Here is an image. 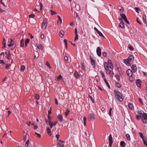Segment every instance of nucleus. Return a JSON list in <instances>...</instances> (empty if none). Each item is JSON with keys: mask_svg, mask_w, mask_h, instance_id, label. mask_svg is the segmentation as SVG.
<instances>
[{"mask_svg": "<svg viewBox=\"0 0 147 147\" xmlns=\"http://www.w3.org/2000/svg\"><path fill=\"white\" fill-rule=\"evenodd\" d=\"M114 92L117 99L120 102L122 101L123 100V97L121 93L116 90H115Z\"/></svg>", "mask_w": 147, "mask_h": 147, "instance_id": "nucleus-1", "label": "nucleus"}, {"mask_svg": "<svg viewBox=\"0 0 147 147\" xmlns=\"http://www.w3.org/2000/svg\"><path fill=\"white\" fill-rule=\"evenodd\" d=\"M134 59V56L131 55H129L127 59L124 60V63L127 65L130 66L131 65L130 63L133 61Z\"/></svg>", "mask_w": 147, "mask_h": 147, "instance_id": "nucleus-2", "label": "nucleus"}, {"mask_svg": "<svg viewBox=\"0 0 147 147\" xmlns=\"http://www.w3.org/2000/svg\"><path fill=\"white\" fill-rule=\"evenodd\" d=\"M142 120L144 123L146 124L147 123V114L144 113L142 115Z\"/></svg>", "mask_w": 147, "mask_h": 147, "instance_id": "nucleus-3", "label": "nucleus"}, {"mask_svg": "<svg viewBox=\"0 0 147 147\" xmlns=\"http://www.w3.org/2000/svg\"><path fill=\"white\" fill-rule=\"evenodd\" d=\"M47 23V21L46 19H45L43 20L42 23V25L41 26V28L42 29L45 30L46 28Z\"/></svg>", "mask_w": 147, "mask_h": 147, "instance_id": "nucleus-4", "label": "nucleus"}, {"mask_svg": "<svg viewBox=\"0 0 147 147\" xmlns=\"http://www.w3.org/2000/svg\"><path fill=\"white\" fill-rule=\"evenodd\" d=\"M95 118V115L94 113H90L88 115V119L89 121L94 119Z\"/></svg>", "mask_w": 147, "mask_h": 147, "instance_id": "nucleus-5", "label": "nucleus"}, {"mask_svg": "<svg viewBox=\"0 0 147 147\" xmlns=\"http://www.w3.org/2000/svg\"><path fill=\"white\" fill-rule=\"evenodd\" d=\"M100 47H98L97 48L96 52L97 55L99 57H100L101 55V51Z\"/></svg>", "mask_w": 147, "mask_h": 147, "instance_id": "nucleus-6", "label": "nucleus"}, {"mask_svg": "<svg viewBox=\"0 0 147 147\" xmlns=\"http://www.w3.org/2000/svg\"><path fill=\"white\" fill-rule=\"evenodd\" d=\"M45 121L47 124L50 125L51 128H52L53 126V122H51V120L47 121L45 119Z\"/></svg>", "mask_w": 147, "mask_h": 147, "instance_id": "nucleus-7", "label": "nucleus"}, {"mask_svg": "<svg viewBox=\"0 0 147 147\" xmlns=\"http://www.w3.org/2000/svg\"><path fill=\"white\" fill-rule=\"evenodd\" d=\"M127 75L129 77H131L133 75V73L130 69H128L126 72Z\"/></svg>", "mask_w": 147, "mask_h": 147, "instance_id": "nucleus-8", "label": "nucleus"}, {"mask_svg": "<svg viewBox=\"0 0 147 147\" xmlns=\"http://www.w3.org/2000/svg\"><path fill=\"white\" fill-rule=\"evenodd\" d=\"M108 63L109 65L110 66V68L111 69H113V66L112 63L111 61L110 60H109L108 61Z\"/></svg>", "mask_w": 147, "mask_h": 147, "instance_id": "nucleus-9", "label": "nucleus"}, {"mask_svg": "<svg viewBox=\"0 0 147 147\" xmlns=\"http://www.w3.org/2000/svg\"><path fill=\"white\" fill-rule=\"evenodd\" d=\"M64 142H62L60 140H59L58 143L60 147H64Z\"/></svg>", "mask_w": 147, "mask_h": 147, "instance_id": "nucleus-10", "label": "nucleus"}, {"mask_svg": "<svg viewBox=\"0 0 147 147\" xmlns=\"http://www.w3.org/2000/svg\"><path fill=\"white\" fill-rule=\"evenodd\" d=\"M104 68L106 71H108L109 69L108 63L106 62H105L104 63Z\"/></svg>", "mask_w": 147, "mask_h": 147, "instance_id": "nucleus-11", "label": "nucleus"}, {"mask_svg": "<svg viewBox=\"0 0 147 147\" xmlns=\"http://www.w3.org/2000/svg\"><path fill=\"white\" fill-rule=\"evenodd\" d=\"M37 47L39 49L42 50L43 49V46L41 44H36Z\"/></svg>", "mask_w": 147, "mask_h": 147, "instance_id": "nucleus-12", "label": "nucleus"}, {"mask_svg": "<svg viewBox=\"0 0 147 147\" xmlns=\"http://www.w3.org/2000/svg\"><path fill=\"white\" fill-rule=\"evenodd\" d=\"M57 119L58 120L62 122L63 120V117L61 115L59 114L57 117Z\"/></svg>", "mask_w": 147, "mask_h": 147, "instance_id": "nucleus-13", "label": "nucleus"}, {"mask_svg": "<svg viewBox=\"0 0 147 147\" xmlns=\"http://www.w3.org/2000/svg\"><path fill=\"white\" fill-rule=\"evenodd\" d=\"M6 40H5V38H3V40L2 42L3 44V46L2 47L3 48H4L6 47Z\"/></svg>", "mask_w": 147, "mask_h": 147, "instance_id": "nucleus-14", "label": "nucleus"}, {"mask_svg": "<svg viewBox=\"0 0 147 147\" xmlns=\"http://www.w3.org/2000/svg\"><path fill=\"white\" fill-rule=\"evenodd\" d=\"M24 39H22L20 41V46L22 47L24 46Z\"/></svg>", "mask_w": 147, "mask_h": 147, "instance_id": "nucleus-15", "label": "nucleus"}, {"mask_svg": "<svg viewBox=\"0 0 147 147\" xmlns=\"http://www.w3.org/2000/svg\"><path fill=\"white\" fill-rule=\"evenodd\" d=\"M131 69L133 71L135 72L136 70L137 67L136 66L133 65L131 66Z\"/></svg>", "mask_w": 147, "mask_h": 147, "instance_id": "nucleus-16", "label": "nucleus"}, {"mask_svg": "<svg viewBox=\"0 0 147 147\" xmlns=\"http://www.w3.org/2000/svg\"><path fill=\"white\" fill-rule=\"evenodd\" d=\"M119 26L123 28H125V25L123 22H121L119 24Z\"/></svg>", "mask_w": 147, "mask_h": 147, "instance_id": "nucleus-17", "label": "nucleus"}, {"mask_svg": "<svg viewBox=\"0 0 147 147\" xmlns=\"http://www.w3.org/2000/svg\"><path fill=\"white\" fill-rule=\"evenodd\" d=\"M140 81V80L139 79H137L136 81V84L137 86L138 87H140V86H141Z\"/></svg>", "mask_w": 147, "mask_h": 147, "instance_id": "nucleus-18", "label": "nucleus"}, {"mask_svg": "<svg viewBox=\"0 0 147 147\" xmlns=\"http://www.w3.org/2000/svg\"><path fill=\"white\" fill-rule=\"evenodd\" d=\"M90 59L92 65H95V61L92 58V57L91 56H90Z\"/></svg>", "mask_w": 147, "mask_h": 147, "instance_id": "nucleus-19", "label": "nucleus"}, {"mask_svg": "<svg viewBox=\"0 0 147 147\" xmlns=\"http://www.w3.org/2000/svg\"><path fill=\"white\" fill-rule=\"evenodd\" d=\"M74 74L76 78H78L80 77L79 74L76 71H75Z\"/></svg>", "mask_w": 147, "mask_h": 147, "instance_id": "nucleus-20", "label": "nucleus"}, {"mask_svg": "<svg viewBox=\"0 0 147 147\" xmlns=\"http://www.w3.org/2000/svg\"><path fill=\"white\" fill-rule=\"evenodd\" d=\"M108 138L109 142L113 143V138L111 134L109 136Z\"/></svg>", "mask_w": 147, "mask_h": 147, "instance_id": "nucleus-21", "label": "nucleus"}, {"mask_svg": "<svg viewBox=\"0 0 147 147\" xmlns=\"http://www.w3.org/2000/svg\"><path fill=\"white\" fill-rule=\"evenodd\" d=\"M128 106L129 109L130 110H132L134 108L133 105L131 103H129L128 104Z\"/></svg>", "mask_w": 147, "mask_h": 147, "instance_id": "nucleus-22", "label": "nucleus"}, {"mask_svg": "<svg viewBox=\"0 0 147 147\" xmlns=\"http://www.w3.org/2000/svg\"><path fill=\"white\" fill-rule=\"evenodd\" d=\"M64 32L63 30L59 32V35L61 38H63V36Z\"/></svg>", "mask_w": 147, "mask_h": 147, "instance_id": "nucleus-23", "label": "nucleus"}, {"mask_svg": "<svg viewBox=\"0 0 147 147\" xmlns=\"http://www.w3.org/2000/svg\"><path fill=\"white\" fill-rule=\"evenodd\" d=\"M143 22L146 24V15H144L143 16Z\"/></svg>", "mask_w": 147, "mask_h": 147, "instance_id": "nucleus-24", "label": "nucleus"}, {"mask_svg": "<svg viewBox=\"0 0 147 147\" xmlns=\"http://www.w3.org/2000/svg\"><path fill=\"white\" fill-rule=\"evenodd\" d=\"M11 54L10 51H9L8 54L7 55V58L8 59H10L11 58Z\"/></svg>", "mask_w": 147, "mask_h": 147, "instance_id": "nucleus-25", "label": "nucleus"}, {"mask_svg": "<svg viewBox=\"0 0 147 147\" xmlns=\"http://www.w3.org/2000/svg\"><path fill=\"white\" fill-rule=\"evenodd\" d=\"M125 143L123 141H122L120 143V145L122 147H124L125 146Z\"/></svg>", "mask_w": 147, "mask_h": 147, "instance_id": "nucleus-26", "label": "nucleus"}, {"mask_svg": "<svg viewBox=\"0 0 147 147\" xmlns=\"http://www.w3.org/2000/svg\"><path fill=\"white\" fill-rule=\"evenodd\" d=\"M115 85L118 88H120L121 87V85L118 82H116L115 83Z\"/></svg>", "mask_w": 147, "mask_h": 147, "instance_id": "nucleus-27", "label": "nucleus"}, {"mask_svg": "<svg viewBox=\"0 0 147 147\" xmlns=\"http://www.w3.org/2000/svg\"><path fill=\"white\" fill-rule=\"evenodd\" d=\"M104 80L105 82V83H106V84L107 86L108 87V88H110V85H109V84L108 83V82H107L106 80L105 79H104Z\"/></svg>", "mask_w": 147, "mask_h": 147, "instance_id": "nucleus-28", "label": "nucleus"}, {"mask_svg": "<svg viewBox=\"0 0 147 147\" xmlns=\"http://www.w3.org/2000/svg\"><path fill=\"white\" fill-rule=\"evenodd\" d=\"M126 137L127 138V139L129 141L131 140L130 136L128 134H127L126 135Z\"/></svg>", "mask_w": 147, "mask_h": 147, "instance_id": "nucleus-29", "label": "nucleus"}, {"mask_svg": "<svg viewBox=\"0 0 147 147\" xmlns=\"http://www.w3.org/2000/svg\"><path fill=\"white\" fill-rule=\"evenodd\" d=\"M139 136L142 139L144 140V137L143 136V134L142 132H140L139 133Z\"/></svg>", "mask_w": 147, "mask_h": 147, "instance_id": "nucleus-30", "label": "nucleus"}, {"mask_svg": "<svg viewBox=\"0 0 147 147\" xmlns=\"http://www.w3.org/2000/svg\"><path fill=\"white\" fill-rule=\"evenodd\" d=\"M97 33L98 34H99V36H102V37H103L104 38H105V36H104V35H103V34H102V33L100 32L99 31L98 32H97Z\"/></svg>", "mask_w": 147, "mask_h": 147, "instance_id": "nucleus-31", "label": "nucleus"}, {"mask_svg": "<svg viewBox=\"0 0 147 147\" xmlns=\"http://www.w3.org/2000/svg\"><path fill=\"white\" fill-rule=\"evenodd\" d=\"M69 110L68 109H67L65 113V114L66 117H67V116L69 114Z\"/></svg>", "mask_w": 147, "mask_h": 147, "instance_id": "nucleus-32", "label": "nucleus"}, {"mask_svg": "<svg viewBox=\"0 0 147 147\" xmlns=\"http://www.w3.org/2000/svg\"><path fill=\"white\" fill-rule=\"evenodd\" d=\"M86 117H84L83 118V121H84V126H85L86 124Z\"/></svg>", "mask_w": 147, "mask_h": 147, "instance_id": "nucleus-33", "label": "nucleus"}, {"mask_svg": "<svg viewBox=\"0 0 147 147\" xmlns=\"http://www.w3.org/2000/svg\"><path fill=\"white\" fill-rule=\"evenodd\" d=\"M120 16H121V18L123 19L125 18L126 16L125 15V14H123V13H121L120 14Z\"/></svg>", "mask_w": 147, "mask_h": 147, "instance_id": "nucleus-34", "label": "nucleus"}, {"mask_svg": "<svg viewBox=\"0 0 147 147\" xmlns=\"http://www.w3.org/2000/svg\"><path fill=\"white\" fill-rule=\"evenodd\" d=\"M110 75L111 76L113 77L114 75V73L113 71L111 70L109 71Z\"/></svg>", "mask_w": 147, "mask_h": 147, "instance_id": "nucleus-35", "label": "nucleus"}, {"mask_svg": "<svg viewBox=\"0 0 147 147\" xmlns=\"http://www.w3.org/2000/svg\"><path fill=\"white\" fill-rule=\"evenodd\" d=\"M11 64H6L5 68L8 69H9V67L10 66Z\"/></svg>", "mask_w": 147, "mask_h": 147, "instance_id": "nucleus-36", "label": "nucleus"}, {"mask_svg": "<svg viewBox=\"0 0 147 147\" xmlns=\"http://www.w3.org/2000/svg\"><path fill=\"white\" fill-rule=\"evenodd\" d=\"M29 140H28L25 143V146L26 147H28L29 144Z\"/></svg>", "mask_w": 147, "mask_h": 147, "instance_id": "nucleus-37", "label": "nucleus"}, {"mask_svg": "<svg viewBox=\"0 0 147 147\" xmlns=\"http://www.w3.org/2000/svg\"><path fill=\"white\" fill-rule=\"evenodd\" d=\"M75 36L74 41H75L76 40H78V34H75Z\"/></svg>", "mask_w": 147, "mask_h": 147, "instance_id": "nucleus-38", "label": "nucleus"}, {"mask_svg": "<svg viewBox=\"0 0 147 147\" xmlns=\"http://www.w3.org/2000/svg\"><path fill=\"white\" fill-rule=\"evenodd\" d=\"M35 97L36 99L37 100H39L40 98V96L38 94H36L35 96Z\"/></svg>", "mask_w": 147, "mask_h": 147, "instance_id": "nucleus-39", "label": "nucleus"}, {"mask_svg": "<svg viewBox=\"0 0 147 147\" xmlns=\"http://www.w3.org/2000/svg\"><path fill=\"white\" fill-rule=\"evenodd\" d=\"M117 80L118 81H119L120 80V77L119 75H117L116 76Z\"/></svg>", "mask_w": 147, "mask_h": 147, "instance_id": "nucleus-40", "label": "nucleus"}, {"mask_svg": "<svg viewBox=\"0 0 147 147\" xmlns=\"http://www.w3.org/2000/svg\"><path fill=\"white\" fill-rule=\"evenodd\" d=\"M25 67L24 65H22L21 66V71H23L25 69Z\"/></svg>", "mask_w": 147, "mask_h": 147, "instance_id": "nucleus-41", "label": "nucleus"}, {"mask_svg": "<svg viewBox=\"0 0 147 147\" xmlns=\"http://www.w3.org/2000/svg\"><path fill=\"white\" fill-rule=\"evenodd\" d=\"M129 49L131 51H132L134 50V48L132 47L131 45H129Z\"/></svg>", "mask_w": 147, "mask_h": 147, "instance_id": "nucleus-42", "label": "nucleus"}, {"mask_svg": "<svg viewBox=\"0 0 147 147\" xmlns=\"http://www.w3.org/2000/svg\"><path fill=\"white\" fill-rule=\"evenodd\" d=\"M62 78V76L61 75H60L57 77V80H59L61 79Z\"/></svg>", "mask_w": 147, "mask_h": 147, "instance_id": "nucleus-43", "label": "nucleus"}, {"mask_svg": "<svg viewBox=\"0 0 147 147\" xmlns=\"http://www.w3.org/2000/svg\"><path fill=\"white\" fill-rule=\"evenodd\" d=\"M50 11L51 12V14L52 15H55L56 14V12L55 11H52V10H51Z\"/></svg>", "mask_w": 147, "mask_h": 147, "instance_id": "nucleus-44", "label": "nucleus"}, {"mask_svg": "<svg viewBox=\"0 0 147 147\" xmlns=\"http://www.w3.org/2000/svg\"><path fill=\"white\" fill-rule=\"evenodd\" d=\"M64 60L66 62L67 61H68V58L67 57H64Z\"/></svg>", "mask_w": 147, "mask_h": 147, "instance_id": "nucleus-45", "label": "nucleus"}, {"mask_svg": "<svg viewBox=\"0 0 147 147\" xmlns=\"http://www.w3.org/2000/svg\"><path fill=\"white\" fill-rule=\"evenodd\" d=\"M100 74H101V75L102 76V77L103 78H104L105 76L104 73L102 71H101L100 72Z\"/></svg>", "mask_w": 147, "mask_h": 147, "instance_id": "nucleus-46", "label": "nucleus"}, {"mask_svg": "<svg viewBox=\"0 0 147 147\" xmlns=\"http://www.w3.org/2000/svg\"><path fill=\"white\" fill-rule=\"evenodd\" d=\"M29 42L30 40L28 38H27L25 41V43L28 44L29 43Z\"/></svg>", "mask_w": 147, "mask_h": 147, "instance_id": "nucleus-47", "label": "nucleus"}, {"mask_svg": "<svg viewBox=\"0 0 147 147\" xmlns=\"http://www.w3.org/2000/svg\"><path fill=\"white\" fill-rule=\"evenodd\" d=\"M102 55L104 57H106L107 56V53L105 52L102 53Z\"/></svg>", "mask_w": 147, "mask_h": 147, "instance_id": "nucleus-48", "label": "nucleus"}, {"mask_svg": "<svg viewBox=\"0 0 147 147\" xmlns=\"http://www.w3.org/2000/svg\"><path fill=\"white\" fill-rule=\"evenodd\" d=\"M64 42L65 43V45H66V48H67V40L66 39H64Z\"/></svg>", "mask_w": 147, "mask_h": 147, "instance_id": "nucleus-49", "label": "nucleus"}, {"mask_svg": "<svg viewBox=\"0 0 147 147\" xmlns=\"http://www.w3.org/2000/svg\"><path fill=\"white\" fill-rule=\"evenodd\" d=\"M35 16L33 14H31L29 15V17L30 18H33Z\"/></svg>", "mask_w": 147, "mask_h": 147, "instance_id": "nucleus-50", "label": "nucleus"}, {"mask_svg": "<svg viewBox=\"0 0 147 147\" xmlns=\"http://www.w3.org/2000/svg\"><path fill=\"white\" fill-rule=\"evenodd\" d=\"M35 134L36 135H37V136L39 138H40L41 137V135L40 134L37 133V132H35Z\"/></svg>", "mask_w": 147, "mask_h": 147, "instance_id": "nucleus-51", "label": "nucleus"}, {"mask_svg": "<svg viewBox=\"0 0 147 147\" xmlns=\"http://www.w3.org/2000/svg\"><path fill=\"white\" fill-rule=\"evenodd\" d=\"M39 5H40V10H42V3H41V2L40 3H39Z\"/></svg>", "mask_w": 147, "mask_h": 147, "instance_id": "nucleus-52", "label": "nucleus"}, {"mask_svg": "<svg viewBox=\"0 0 147 147\" xmlns=\"http://www.w3.org/2000/svg\"><path fill=\"white\" fill-rule=\"evenodd\" d=\"M134 9H135V11H136L137 12V13H138V11L139 10V8H138V7H135L134 8Z\"/></svg>", "mask_w": 147, "mask_h": 147, "instance_id": "nucleus-53", "label": "nucleus"}, {"mask_svg": "<svg viewBox=\"0 0 147 147\" xmlns=\"http://www.w3.org/2000/svg\"><path fill=\"white\" fill-rule=\"evenodd\" d=\"M124 11V9L123 8H121L119 10L120 12L123 13Z\"/></svg>", "mask_w": 147, "mask_h": 147, "instance_id": "nucleus-54", "label": "nucleus"}, {"mask_svg": "<svg viewBox=\"0 0 147 147\" xmlns=\"http://www.w3.org/2000/svg\"><path fill=\"white\" fill-rule=\"evenodd\" d=\"M136 118L137 119H140L141 118V117L140 115H137L136 116Z\"/></svg>", "mask_w": 147, "mask_h": 147, "instance_id": "nucleus-55", "label": "nucleus"}, {"mask_svg": "<svg viewBox=\"0 0 147 147\" xmlns=\"http://www.w3.org/2000/svg\"><path fill=\"white\" fill-rule=\"evenodd\" d=\"M51 108L50 110H49L48 111V115H49L50 114H51Z\"/></svg>", "mask_w": 147, "mask_h": 147, "instance_id": "nucleus-56", "label": "nucleus"}, {"mask_svg": "<svg viewBox=\"0 0 147 147\" xmlns=\"http://www.w3.org/2000/svg\"><path fill=\"white\" fill-rule=\"evenodd\" d=\"M58 18H59V20L60 21V23L61 24L62 23V20L61 19V17L60 16H58Z\"/></svg>", "mask_w": 147, "mask_h": 147, "instance_id": "nucleus-57", "label": "nucleus"}, {"mask_svg": "<svg viewBox=\"0 0 147 147\" xmlns=\"http://www.w3.org/2000/svg\"><path fill=\"white\" fill-rule=\"evenodd\" d=\"M143 140V142H144V144H145V145L146 146H147V143H146V142L145 141V140L144 139V140Z\"/></svg>", "mask_w": 147, "mask_h": 147, "instance_id": "nucleus-58", "label": "nucleus"}, {"mask_svg": "<svg viewBox=\"0 0 147 147\" xmlns=\"http://www.w3.org/2000/svg\"><path fill=\"white\" fill-rule=\"evenodd\" d=\"M5 64V63L3 60H0V64Z\"/></svg>", "mask_w": 147, "mask_h": 147, "instance_id": "nucleus-59", "label": "nucleus"}, {"mask_svg": "<svg viewBox=\"0 0 147 147\" xmlns=\"http://www.w3.org/2000/svg\"><path fill=\"white\" fill-rule=\"evenodd\" d=\"M55 137L57 138V140H58L59 138V134H57L56 135Z\"/></svg>", "mask_w": 147, "mask_h": 147, "instance_id": "nucleus-60", "label": "nucleus"}, {"mask_svg": "<svg viewBox=\"0 0 147 147\" xmlns=\"http://www.w3.org/2000/svg\"><path fill=\"white\" fill-rule=\"evenodd\" d=\"M40 37L42 38L43 39L44 37V34H41L40 35Z\"/></svg>", "mask_w": 147, "mask_h": 147, "instance_id": "nucleus-61", "label": "nucleus"}, {"mask_svg": "<svg viewBox=\"0 0 147 147\" xmlns=\"http://www.w3.org/2000/svg\"><path fill=\"white\" fill-rule=\"evenodd\" d=\"M138 113L140 115H142L143 114L142 111H138Z\"/></svg>", "mask_w": 147, "mask_h": 147, "instance_id": "nucleus-62", "label": "nucleus"}, {"mask_svg": "<svg viewBox=\"0 0 147 147\" xmlns=\"http://www.w3.org/2000/svg\"><path fill=\"white\" fill-rule=\"evenodd\" d=\"M55 103L56 104H57V105H58V100H57V99L56 98H55Z\"/></svg>", "mask_w": 147, "mask_h": 147, "instance_id": "nucleus-63", "label": "nucleus"}, {"mask_svg": "<svg viewBox=\"0 0 147 147\" xmlns=\"http://www.w3.org/2000/svg\"><path fill=\"white\" fill-rule=\"evenodd\" d=\"M125 22H126L128 24H130L129 22V21L127 19L125 20Z\"/></svg>", "mask_w": 147, "mask_h": 147, "instance_id": "nucleus-64", "label": "nucleus"}]
</instances>
